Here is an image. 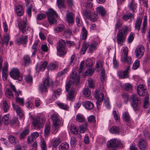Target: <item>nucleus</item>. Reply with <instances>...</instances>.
Returning a JSON list of instances; mask_svg holds the SVG:
<instances>
[{"label": "nucleus", "mask_w": 150, "mask_h": 150, "mask_svg": "<svg viewBox=\"0 0 150 150\" xmlns=\"http://www.w3.org/2000/svg\"><path fill=\"white\" fill-rule=\"evenodd\" d=\"M65 49V42L62 39L59 40L57 47V54L60 56L64 55L67 52Z\"/></svg>", "instance_id": "nucleus-6"}, {"label": "nucleus", "mask_w": 150, "mask_h": 150, "mask_svg": "<svg viewBox=\"0 0 150 150\" xmlns=\"http://www.w3.org/2000/svg\"><path fill=\"white\" fill-rule=\"evenodd\" d=\"M66 18L68 22L72 23L74 22V14L71 13H69L66 15Z\"/></svg>", "instance_id": "nucleus-25"}, {"label": "nucleus", "mask_w": 150, "mask_h": 150, "mask_svg": "<svg viewBox=\"0 0 150 150\" xmlns=\"http://www.w3.org/2000/svg\"><path fill=\"white\" fill-rule=\"evenodd\" d=\"M144 48L143 45H140L137 46L135 50L136 57L140 59L144 55Z\"/></svg>", "instance_id": "nucleus-9"}, {"label": "nucleus", "mask_w": 150, "mask_h": 150, "mask_svg": "<svg viewBox=\"0 0 150 150\" xmlns=\"http://www.w3.org/2000/svg\"><path fill=\"white\" fill-rule=\"evenodd\" d=\"M28 41V35H22L15 41L16 43L18 45H23L24 46H26Z\"/></svg>", "instance_id": "nucleus-13"}, {"label": "nucleus", "mask_w": 150, "mask_h": 150, "mask_svg": "<svg viewBox=\"0 0 150 150\" xmlns=\"http://www.w3.org/2000/svg\"><path fill=\"white\" fill-rule=\"evenodd\" d=\"M50 130V125L48 124H46L45 125L44 129V135L45 137H48L49 135Z\"/></svg>", "instance_id": "nucleus-27"}, {"label": "nucleus", "mask_w": 150, "mask_h": 150, "mask_svg": "<svg viewBox=\"0 0 150 150\" xmlns=\"http://www.w3.org/2000/svg\"><path fill=\"white\" fill-rule=\"evenodd\" d=\"M68 71V69L65 68L63 70H62L58 72L57 74V76L58 77L61 76L63 75L66 73Z\"/></svg>", "instance_id": "nucleus-59"}, {"label": "nucleus", "mask_w": 150, "mask_h": 150, "mask_svg": "<svg viewBox=\"0 0 150 150\" xmlns=\"http://www.w3.org/2000/svg\"><path fill=\"white\" fill-rule=\"evenodd\" d=\"M87 125L86 124L79 126L80 128V132L81 133H83L86 130Z\"/></svg>", "instance_id": "nucleus-56"}, {"label": "nucleus", "mask_w": 150, "mask_h": 150, "mask_svg": "<svg viewBox=\"0 0 150 150\" xmlns=\"http://www.w3.org/2000/svg\"><path fill=\"white\" fill-rule=\"evenodd\" d=\"M29 132V129H25L20 134L19 138L20 139H22L25 138Z\"/></svg>", "instance_id": "nucleus-32"}, {"label": "nucleus", "mask_w": 150, "mask_h": 150, "mask_svg": "<svg viewBox=\"0 0 150 150\" xmlns=\"http://www.w3.org/2000/svg\"><path fill=\"white\" fill-rule=\"evenodd\" d=\"M83 106L85 108L92 110L93 108V104L92 103L89 101H86L84 102L83 104Z\"/></svg>", "instance_id": "nucleus-22"}, {"label": "nucleus", "mask_w": 150, "mask_h": 150, "mask_svg": "<svg viewBox=\"0 0 150 150\" xmlns=\"http://www.w3.org/2000/svg\"><path fill=\"white\" fill-rule=\"evenodd\" d=\"M8 140L9 142L12 144H16L18 142V139L12 135L8 136Z\"/></svg>", "instance_id": "nucleus-23"}, {"label": "nucleus", "mask_w": 150, "mask_h": 150, "mask_svg": "<svg viewBox=\"0 0 150 150\" xmlns=\"http://www.w3.org/2000/svg\"><path fill=\"white\" fill-rule=\"evenodd\" d=\"M59 7L60 9L62 8H65L64 0H57Z\"/></svg>", "instance_id": "nucleus-50"}, {"label": "nucleus", "mask_w": 150, "mask_h": 150, "mask_svg": "<svg viewBox=\"0 0 150 150\" xmlns=\"http://www.w3.org/2000/svg\"><path fill=\"white\" fill-rule=\"evenodd\" d=\"M48 88L43 83H42L39 85V91L41 93L43 92H47L48 91Z\"/></svg>", "instance_id": "nucleus-26"}, {"label": "nucleus", "mask_w": 150, "mask_h": 150, "mask_svg": "<svg viewBox=\"0 0 150 150\" xmlns=\"http://www.w3.org/2000/svg\"><path fill=\"white\" fill-rule=\"evenodd\" d=\"M88 120V122L90 123H94L96 122L95 117L93 115H91L89 116Z\"/></svg>", "instance_id": "nucleus-58"}, {"label": "nucleus", "mask_w": 150, "mask_h": 150, "mask_svg": "<svg viewBox=\"0 0 150 150\" xmlns=\"http://www.w3.org/2000/svg\"><path fill=\"white\" fill-rule=\"evenodd\" d=\"M122 24V23L120 20H117L116 21V23L115 25V29L116 30L119 28Z\"/></svg>", "instance_id": "nucleus-63"}, {"label": "nucleus", "mask_w": 150, "mask_h": 150, "mask_svg": "<svg viewBox=\"0 0 150 150\" xmlns=\"http://www.w3.org/2000/svg\"><path fill=\"white\" fill-rule=\"evenodd\" d=\"M97 12L100 13L102 16H104L106 13V11L104 8L101 6L98 7L96 9Z\"/></svg>", "instance_id": "nucleus-29"}, {"label": "nucleus", "mask_w": 150, "mask_h": 150, "mask_svg": "<svg viewBox=\"0 0 150 150\" xmlns=\"http://www.w3.org/2000/svg\"><path fill=\"white\" fill-rule=\"evenodd\" d=\"M140 61L139 60H136L134 63L132 69L133 70L137 69L139 67Z\"/></svg>", "instance_id": "nucleus-49"}, {"label": "nucleus", "mask_w": 150, "mask_h": 150, "mask_svg": "<svg viewBox=\"0 0 150 150\" xmlns=\"http://www.w3.org/2000/svg\"><path fill=\"white\" fill-rule=\"evenodd\" d=\"M90 18L89 19V20H90L91 21L94 22L96 21L98 19V15L95 13H93L92 14H91Z\"/></svg>", "instance_id": "nucleus-43"}, {"label": "nucleus", "mask_w": 150, "mask_h": 150, "mask_svg": "<svg viewBox=\"0 0 150 150\" xmlns=\"http://www.w3.org/2000/svg\"><path fill=\"white\" fill-rule=\"evenodd\" d=\"M149 98L147 96L145 97V99L144 102V107L145 108H147L149 106V104L148 101Z\"/></svg>", "instance_id": "nucleus-57"}, {"label": "nucleus", "mask_w": 150, "mask_h": 150, "mask_svg": "<svg viewBox=\"0 0 150 150\" xmlns=\"http://www.w3.org/2000/svg\"><path fill=\"white\" fill-rule=\"evenodd\" d=\"M71 132L74 134H76L78 132L76 126L74 125H71Z\"/></svg>", "instance_id": "nucleus-45"}, {"label": "nucleus", "mask_w": 150, "mask_h": 150, "mask_svg": "<svg viewBox=\"0 0 150 150\" xmlns=\"http://www.w3.org/2000/svg\"><path fill=\"white\" fill-rule=\"evenodd\" d=\"M2 122H3L5 125H8L10 122V120L9 118V115H4L2 118Z\"/></svg>", "instance_id": "nucleus-39"}, {"label": "nucleus", "mask_w": 150, "mask_h": 150, "mask_svg": "<svg viewBox=\"0 0 150 150\" xmlns=\"http://www.w3.org/2000/svg\"><path fill=\"white\" fill-rule=\"evenodd\" d=\"M14 110H15L16 113L21 117H22L24 115L22 112V110L21 107L18 105L15 104L14 103L12 104Z\"/></svg>", "instance_id": "nucleus-18"}, {"label": "nucleus", "mask_w": 150, "mask_h": 150, "mask_svg": "<svg viewBox=\"0 0 150 150\" xmlns=\"http://www.w3.org/2000/svg\"><path fill=\"white\" fill-rule=\"evenodd\" d=\"M89 45L88 43L84 42L82 45V47L81 49V52H82L83 54H84L86 50L88 47Z\"/></svg>", "instance_id": "nucleus-38"}, {"label": "nucleus", "mask_w": 150, "mask_h": 150, "mask_svg": "<svg viewBox=\"0 0 150 150\" xmlns=\"http://www.w3.org/2000/svg\"><path fill=\"white\" fill-rule=\"evenodd\" d=\"M47 15L48 17V21L50 25L55 24L57 23V20L54 17H57L58 14L53 9H49L47 13Z\"/></svg>", "instance_id": "nucleus-5"}, {"label": "nucleus", "mask_w": 150, "mask_h": 150, "mask_svg": "<svg viewBox=\"0 0 150 150\" xmlns=\"http://www.w3.org/2000/svg\"><path fill=\"white\" fill-rule=\"evenodd\" d=\"M16 101L18 103H19L22 106H23L24 104V99L23 98H20L18 97H17L16 98Z\"/></svg>", "instance_id": "nucleus-47"}, {"label": "nucleus", "mask_w": 150, "mask_h": 150, "mask_svg": "<svg viewBox=\"0 0 150 150\" xmlns=\"http://www.w3.org/2000/svg\"><path fill=\"white\" fill-rule=\"evenodd\" d=\"M32 122L34 127L40 128L43 127L45 121L43 118H40L38 117L33 119Z\"/></svg>", "instance_id": "nucleus-8"}, {"label": "nucleus", "mask_w": 150, "mask_h": 150, "mask_svg": "<svg viewBox=\"0 0 150 150\" xmlns=\"http://www.w3.org/2000/svg\"><path fill=\"white\" fill-rule=\"evenodd\" d=\"M60 123H56V124H53V128L54 130L52 133L54 134H55L59 129V126Z\"/></svg>", "instance_id": "nucleus-53"}, {"label": "nucleus", "mask_w": 150, "mask_h": 150, "mask_svg": "<svg viewBox=\"0 0 150 150\" xmlns=\"http://www.w3.org/2000/svg\"><path fill=\"white\" fill-rule=\"evenodd\" d=\"M23 59L24 62V66H29L31 62L29 56L27 55L23 57Z\"/></svg>", "instance_id": "nucleus-36"}, {"label": "nucleus", "mask_w": 150, "mask_h": 150, "mask_svg": "<svg viewBox=\"0 0 150 150\" xmlns=\"http://www.w3.org/2000/svg\"><path fill=\"white\" fill-rule=\"evenodd\" d=\"M4 39H1V41L6 45H8L10 40L9 34L5 33L4 35Z\"/></svg>", "instance_id": "nucleus-34"}, {"label": "nucleus", "mask_w": 150, "mask_h": 150, "mask_svg": "<svg viewBox=\"0 0 150 150\" xmlns=\"http://www.w3.org/2000/svg\"><path fill=\"white\" fill-rule=\"evenodd\" d=\"M8 69V64L7 62L5 63V65L3 68L2 70V73L3 76H6V73Z\"/></svg>", "instance_id": "nucleus-55"}, {"label": "nucleus", "mask_w": 150, "mask_h": 150, "mask_svg": "<svg viewBox=\"0 0 150 150\" xmlns=\"http://www.w3.org/2000/svg\"><path fill=\"white\" fill-rule=\"evenodd\" d=\"M40 146L42 150H47L46 143L44 140L42 139L41 140Z\"/></svg>", "instance_id": "nucleus-46"}, {"label": "nucleus", "mask_w": 150, "mask_h": 150, "mask_svg": "<svg viewBox=\"0 0 150 150\" xmlns=\"http://www.w3.org/2000/svg\"><path fill=\"white\" fill-rule=\"evenodd\" d=\"M5 94L6 96L9 98L13 97V94L12 91L8 88L6 89Z\"/></svg>", "instance_id": "nucleus-51"}, {"label": "nucleus", "mask_w": 150, "mask_h": 150, "mask_svg": "<svg viewBox=\"0 0 150 150\" xmlns=\"http://www.w3.org/2000/svg\"><path fill=\"white\" fill-rule=\"evenodd\" d=\"M139 146L141 150H146L148 146L146 141L144 139H141L139 141Z\"/></svg>", "instance_id": "nucleus-14"}, {"label": "nucleus", "mask_w": 150, "mask_h": 150, "mask_svg": "<svg viewBox=\"0 0 150 150\" xmlns=\"http://www.w3.org/2000/svg\"><path fill=\"white\" fill-rule=\"evenodd\" d=\"M69 146V144L67 142L62 143L59 146V150H67Z\"/></svg>", "instance_id": "nucleus-35"}, {"label": "nucleus", "mask_w": 150, "mask_h": 150, "mask_svg": "<svg viewBox=\"0 0 150 150\" xmlns=\"http://www.w3.org/2000/svg\"><path fill=\"white\" fill-rule=\"evenodd\" d=\"M137 4L134 0H131L129 2L128 7L129 11H132L134 12H136Z\"/></svg>", "instance_id": "nucleus-15"}, {"label": "nucleus", "mask_w": 150, "mask_h": 150, "mask_svg": "<svg viewBox=\"0 0 150 150\" xmlns=\"http://www.w3.org/2000/svg\"><path fill=\"white\" fill-rule=\"evenodd\" d=\"M82 14L83 16L87 19L90 18L91 15V12L88 10H85L83 11Z\"/></svg>", "instance_id": "nucleus-37"}, {"label": "nucleus", "mask_w": 150, "mask_h": 150, "mask_svg": "<svg viewBox=\"0 0 150 150\" xmlns=\"http://www.w3.org/2000/svg\"><path fill=\"white\" fill-rule=\"evenodd\" d=\"M123 120L126 122H129L130 120V117L129 113L127 111H125L122 114Z\"/></svg>", "instance_id": "nucleus-30"}, {"label": "nucleus", "mask_w": 150, "mask_h": 150, "mask_svg": "<svg viewBox=\"0 0 150 150\" xmlns=\"http://www.w3.org/2000/svg\"><path fill=\"white\" fill-rule=\"evenodd\" d=\"M43 83L48 88L49 86L52 85L53 82L49 78H47L44 80Z\"/></svg>", "instance_id": "nucleus-33"}, {"label": "nucleus", "mask_w": 150, "mask_h": 150, "mask_svg": "<svg viewBox=\"0 0 150 150\" xmlns=\"http://www.w3.org/2000/svg\"><path fill=\"white\" fill-rule=\"evenodd\" d=\"M3 105L4 110L5 112L8 111L9 108V106L8 105L7 101L6 100H4L3 102Z\"/></svg>", "instance_id": "nucleus-52"}, {"label": "nucleus", "mask_w": 150, "mask_h": 150, "mask_svg": "<svg viewBox=\"0 0 150 150\" xmlns=\"http://www.w3.org/2000/svg\"><path fill=\"white\" fill-rule=\"evenodd\" d=\"M47 61H44L41 62L40 64L39 65L38 63H37L36 65V69L37 70L38 69L39 71H44L47 67Z\"/></svg>", "instance_id": "nucleus-16"}, {"label": "nucleus", "mask_w": 150, "mask_h": 150, "mask_svg": "<svg viewBox=\"0 0 150 150\" xmlns=\"http://www.w3.org/2000/svg\"><path fill=\"white\" fill-rule=\"evenodd\" d=\"M26 18L24 17L20 21H18V25L20 31L23 33L27 34L30 30V27L27 24Z\"/></svg>", "instance_id": "nucleus-3"}, {"label": "nucleus", "mask_w": 150, "mask_h": 150, "mask_svg": "<svg viewBox=\"0 0 150 150\" xmlns=\"http://www.w3.org/2000/svg\"><path fill=\"white\" fill-rule=\"evenodd\" d=\"M56 64L54 63H50L48 67V69L49 70H53L55 69L56 68Z\"/></svg>", "instance_id": "nucleus-64"}, {"label": "nucleus", "mask_w": 150, "mask_h": 150, "mask_svg": "<svg viewBox=\"0 0 150 150\" xmlns=\"http://www.w3.org/2000/svg\"><path fill=\"white\" fill-rule=\"evenodd\" d=\"M106 78L104 70H102L101 72L100 79L102 82L104 81Z\"/></svg>", "instance_id": "nucleus-60"}, {"label": "nucleus", "mask_w": 150, "mask_h": 150, "mask_svg": "<svg viewBox=\"0 0 150 150\" xmlns=\"http://www.w3.org/2000/svg\"><path fill=\"white\" fill-rule=\"evenodd\" d=\"M64 29V26L62 24H60L57 27L54 29V30L56 33H58L63 31Z\"/></svg>", "instance_id": "nucleus-40"}, {"label": "nucleus", "mask_w": 150, "mask_h": 150, "mask_svg": "<svg viewBox=\"0 0 150 150\" xmlns=\"http://www.w3.org/2000/svg\"><path fill=\"white\" fill-rule=\"evenodd\" d=\"M132 85L129 83H125L123 87L124 90L126 91L132 89Z\"/></svg>", "instance_id": "nucleus-44"}, {"label": "nucleus", "mask_w": 150, "mask_h": 150, "mask_svg": "<svg viewBox=\"0 0 150 150\" xmlns=\"http://www.w3.org/2000/svg\"><path fill=\"white\" fill-rule=\"evenodd\" d=\"M16 12L18 16H22L23 13V6L21 5L17 6L16 9Z\"/></svg>", "instance_id": "nucleus-24"}, {"label": "nucleus", "mask_w": 150, "mask_h": 150, "mask_svg": "<svg viewBox=\"0 0 150 150\" xmlns=\"http://www.w3.org/2000/svg\"><path fill=\"white\" fill-rule=\"evenodd\" d=\"M61 90L60 88H58L56 90L54 91L53 95V96H54V98H56L57 97L59 96L60 94L61 93Z\"/></svg>", "instance_id": "nucleus-54"}, {"label": "nucleus", "mask_w": 150, "mask_h": 150, "mask_svg": "<svg viewBox=\"0 0 150 150\" xmlns=\"http://www.w3.org/2000/svg\"><path fill=\"white\" fill-rule=\"evenodd\" d=\"M129 31V28L127 26H125L122 29L120 30L117 35V43L122 46L125 41L126 35Z\"/></svg>", "instance_id": "nucleus-2"}, {"label": "nucleus", "mask_w": 150, "mask_h": 150, "mask_svg": "<svg viewBox=\"0 0 150 150\" xmlns=\"http://www.w3.org/2000/svg\"><path fill=\"white\" fill-rule=\"evenodd\" d=\"M147 25V17L146 16H145L142 24L143 27L142 31V33H146Z\"/></svg>", "instance_id": "nucleus-31"}, {"label": "nucleus", "mask_w": 150, "mask_h": 150, "mask_svg": "<svg viewBox=\"0 0 150 150\" xmlns=\"http://www.w3.org/2000/svg\"><path fill=\"white\" fill-rule=\"evenodd\" d=\"M137 92L138 95L141 96H147L148 94L146 91V88L145 86L143 84H140L138 86Z\"/></svg>", "instance_id": "nucleus-10"}, {"label": "nucleus", "mask_w": 150, "mask_h": 150, "mask_svg": "<svg viewBox=\"0 0 150 150\" xmlns=\"http://www.w3.org/2000/svg\"><path fill=\"white\" fill-rule=\"evenodd\" d=\"M76 120L80 122H82L85 121V119L83 116L79 114H78L76 116Z\"/></svg>", "instance_id": "nucleus-48"}, {"label": "nucleus", "mask_w": 150, "mask_h": 150, "mask_svg": "<svg viewBox=\"0 0 150 150\" xmlns=\"http://www.w3.org/2000/svg\"><path fill=\"white\" fill-rule=\"evenodd\" d=\"M134 34L133 33H131L128 38V41L129 43H131L133 40L134 38Z\"/></svg>", "instance_id": "nucleus-61"}, {"label": "nucleus", "mask_w": 150, "mask_h": 150, "mask_svg": "<svg viewBox=\"0 0 150 150\" xmlns=\"http://www.w3.org/2000/svg\"><path fill=\"white\" fill-rule=\"evenodd\" d=\"M83 95L86 97H89L90 95L91 92L88 88H84L83 90Z\"/></svg>", "instance_id": "nucleus-41"}, {"label": "nucleus", "mask_w": 150, "mask_h": 150, "mask_svg": "<svg viewBox=\"0 0 150 150\" xmlns=\"http://www.w3.org/2000/svg\"><path fill=\"white\" fill-rule=\"evenodd\" d=\"M51 118L53 121V124L60 123V121L58 114L57 113H54L51 116Z\"/></svg>", "instance_id": "nucleus-17"}, {"label": "nucleus", "mask_w": 150, "mask_h": 150, "mask_svg": "<svg viewBox=\"0 0 150 150\" xmlns=\"http://www.w3.org/2000/svg\"><path fill=\"white\" fill-rule=\"evenodd\" d=\"M142 21V18H137L135 21L134 25L135 29V30H137L138 32L140 30Z\"/></svg>", "instance_id": "nucleus-21"}, {"label": "nucleus", "mask_w": 150, "mask_h": 150, "mask_svg": "<svg viewBox=\"0 0 150 150\" xmlns=\"http://www.w3.org/2000/svg\"><path fill=\"white\" fill-rule=\"evenodd\" d=\"M94 97L97 99V100L103 101L104 96L103 93H99L98 90H96L95 91Z\"/></svg>", "instance_id": "nucleus-20"}, {"label": "nucleus", "mask_w": 150, "mask_h": 150, "mask_svg": "<svg viewBox=\"0 0 150 150\" xmlns=\"http://www.w3.org/2000/svg\"><path fill=\"white\" fill-rule=\"evenodd\" d=\"M131 105L135 111L139 110L141 101L140 98H138L137 95L133 94L131 97Z\"/></svg>", "instance_id": "nucleus-4"}, {"label": "nucleus", "mask_w": 150, "mask_h": 150, "mask_svg": "<svg viewBox=\"0 0 150 150\" xmlns=\"http://www.w3.org/2000/svg\"><path fill=\"white\" fill-rule=\"evenodd\" d=\"M120 143V142L117 139L113 138L107 142V146L108 147L115 149L118 147Z\"/></svg>", "instance_id": "nucleus-11"}, {"label": "nucleus", "mask_w": 150, "mask_h": 150, "mask_svg": "<svg viewBox=\"0 0 150 150\" xmlns=\"http://www.w3.org/2000/svg\"><path fill=\"white\" fill-rule=\"evenodd\" d=\"M122 51L123 52L122 53L121 56L128 55V49L127 47H124Z\"/></svg>", "instance_id": "nucleus-62"}, {"label": "nucleus", "mask_w": 150, "mask_h": 150, "mask_svg": "<svg viewBox=\"0 0 150 150\" xmlns=\"http://www.w3.org/2000/svg\"><path fill=\"white\" fill-rule=\"evenodd\" d=\"M82 39L85 40L87 37V31L84 27H83L82 29Z\"/></svg>", "instance_id": "nucleus-42"}, {"label": "nucleus", "mask_w": 150, "mask_h": 150, "mask_svg": "<svg viewBox=\"0 0 150 150\" xmlns=\"http://www.w3.org/2000/svg\"><path fill=\"white\" fill-rule=\"evenodd\" d=\"M9 74L11 77L13 79H17L20 81L22 80V77L20 75V72L17 69H13Z\"/></svg>", "instance_id": "nucleus-7"}, {"label": "nucleus", "mask_w": 150, "mask_h": 150, "mask_svg": "<svg viewBox=\"0 0 150 150\" xmlns=\"http://www.w3.org/2000/svg\"><path fill=\"white\" fill-rule=\"evenodd\" d=\"M120 131V129L116 126H112L110 129V131L111 133L117 134L119 133Z\"/></svg>", "instance_id": "nucleus-28"}, {"label": "nucleus", "mask_w": 150, "mask_h": 150, "mask_svg": "<svg viewBox=\"0 0 150 150\" xmlns=\"http://www.w3.org/2000/svg\"><path fill=\"white\" fill-rule=\"evenodd\" d=\"M130 71L129 67H126V69L123 71H120L117 72V75L121 79H124L128 77V74Z\"/></svg>", "instance_id": "nucleus-12"}, {"label": "nucleus", "mask_w": 150, "mask_h": 150, "mask_svg": "<svg viewBox=\"0 0 150 150\" xmlns=\"http://www.w3.org/2000/svg\"><path fill=\"white\" fill-rule=\"evenodd\" d=\"M121 60L123 62L127 63L128 64H130L132 63V58L128 55L121 56Z\"/></svg>", "instance_id": "nucleus-19"}, {"label": "nucleus", "mask_w": 150, "mask_h": 150, "mask_svg": "<svg viewBox=\"0 0 150 150\" xmlns=\"http://www.w3.org/2000/svg\"><path fill=\"white\" fill-rule=\"evenodd\" d=\"M71 81H69L66 85V90L68 91L70 88L72 86L71 88L69 93L67 95V99L72 100L74 96V86H78L80 80V76L79 74H78L75 72H73L71 75Z\"/></svg>", "instance_id": "nucleus-1"}]
</instances>
